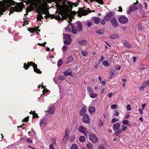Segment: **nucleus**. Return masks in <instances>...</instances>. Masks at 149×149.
<instances>
[{"instance_id":"nucleus-47","label":"nucleus","mask_w":149,"mask_h":149,"mask_svg":"<svg viewBox=\"0 0 149 149\" xmlns=\"http://www.w3.org/2000/svg\"><path fill=\"white\" fill-rule=\"evenodd\" d=\"M111 109H114L116 108L117 107V106L116 104H112L111 105Z\"/></svg>"},{"instance_id":"nucleus-25","label":"nucleus","mask_w":149,"mask_h":149,"mask_svg":"<svg viewBox=\"0 0 149 149\" xmlns=\"http://www.w3.org/2000/svg\"><path fill=\"white\" fill-rule=\"evenodd\" d=\"M123 44L125 45L126 47L127 48H130L131 45L129 43L126 41H124Z\"/></svg>"},{"instance_id":"nucleus-62","label":"nucleus","mask_w":149,"mask_h":149,"mask_svg":"<svg viewBox=\"0 0 149 149\" xmlns=\"http://www.w3.org/2000/svg\"><path fill=\"white\" fill-rule=\"evenodd\" d=\"M46 42H45L44 43H42V44L38 43V45H39L40 46H45V44H46Z\"/></svg>"},{"instance_id":"nucleus-48","label":"nucleus","mask_w":149,"mask_h":149,"mask_svg":"<svg viewBox=\"0 0 149 149\" xmlns=\"http://www.w3.org/2000/svg\"><path fill=\"white\" fill-rule=\"evenodd\" d=\"M98 149H105L104 146L102 145H100L98 148Z\"/></svg>"},{"instance_id":"nucleus-26","label":"nucleus","mask_w":149,"mask_h":149,"mask_svg":"<svg viewBox=\"0 0 149 149\" xmlns=\"http://www.w3.org/2000/svg\"><path fill=\"white\" fill-rule=\"evenodd\" d=\"M73 60V58L72 56H69L68 57L66 63H69L72 61Z\"/></svg>"},{"instance_id":"nucleus-21","label":"nucleus","mask_w":149,"mask_h":149,"mask_svg":"<svg viewBox=\"0 0 149 149\" xmlns=\"http://www.w3.org/2000/svg\"><path fill=\"white\" fill-rule=\"evenodd\" d=\"M71 26L72 30V33L74 34H76L77 33V31L75 26L72 23H71Z\"/></svg>"},{"instance_id":"nucleus-42","label":"nucleus","mask_w":149,"mask_h":149,"mask_svg":"<svg viewBox=\"0 0 149 149\" xmlns=\"http://www.w3.org/2000/svg\"><path fill=\"white\" fill-rule=\"evenodd\" d=\"M70 26H71V23L69 24L68 25V26L65 28V29L67 31H70V28L69 27Z\"/></svg>"},{"instance_id":"nucleus-41","label":"nucleus","mask_w":149,"mask_h":149,"mask_svg":"<svg viewBox=\"0 0 149 149\" xmlns=\"http://www.w3.org/2000/svg\"><path fill=\"white\" fill-rule=\"evenodd\" d=\"M75 138V135H73L71 136L70 138V141H72L74 140Z\"/></svg>"},{"instance_id":"nucleus-33","label":"nucleus","mask_w":149,"mask_h":149,"mask_svg":"<svg viewBox=\"0 0 149 149\" xmlns=\"http://www.w3.org/2000/svg\"><path fill=\"white\" fill-rule=\"evenodd\" d=\"M52 141V144L54 145H55L56 144V139L55 138H53L51 139Z\"/></svg>"},{"instance_id":"nucleus-1","label":"nucleus","mask_w":149,"mask_h":149,"mask_svg":"<svg viewBox=\"0 0 149 149\" xmlns=\"http://www.w3.org/2000/svg\"><path fill=\"white\" fill-rule=\"evenodd\" d=\"M63 0H27L24 1L26 5L29 4V6L26 10L27 15L29 11L30 12L35 8L38 13L37 16V20H41L44 18H47L48 17V12L47 8V2L51 3L52 1H54L56 2V6L61 13L63 12L67 13L68 11L71 10L72 7H76L78 4L77 3H72L70 1L67 2L66 4V1H64L63 5L58 3Z\"/></svg>"},{"instance_id":"nucleus-52","label":"nucleus","mask_w":149,"mask_h":149,"mask_svg":"<svg viewBox=\"0 0 149 149\" xmlns=\"http://www.w3.org/2000/svg\"><path fill=\"white\" fill-rule=\"evenodd\" d=\"M121 66L120 65H117L116 66L115 69L117 70H119L120 69Z\"/></svg>"},{"instance_id":"nucleus-54","label":"nucleus","mask_w":149,"mask_h":149,"mask_svg":"<svg viewBox=\"0 0 149 149\" xmlns=\"http://www.w3.org/2000/svg\"><path fill=\"white\" fill-rule=\"evenodd\" d=\"M33 118H36V117H38L39 116H38V115L37 113H35V112H34L33 113Z\"/></svg>"},{"instance_id":"nucleus-51","label":"nucleus","mask_w":149,"mask_h":149,"mask_svg":"<svg viewBox=\"0 0 149 149\" xmlns=\"http://www.w3.org/2000/svg\"><path fill=\"white\" fill-rule=\"evenodd\" d=\"M92 23L90 22H87V25L88 26H90L92 24Z\"/></svg>"},{"instance_id":"nucleus-4","label":"nucleus","mask_w":149,"mask_h":149,"mask_svg":"<svg viewBox=\"0 0 149 149\" xmlns=\"http://www.w3.org/2000/svg\"><path fill=\"white\" fill-rule=\"evenodd\" d=\"M118 21L120 23L122 24H124L128 22V19L125 16L122 15L119 17Z\"/></svg>"},{"instance_id":"nucleus-58","label":"nucleus","mask_w":149,"mask_h":149,"mask_svg":"<svg viewBox=\"0 0 149 149\" xmlns=\"http://www.w3.org/2000/svg\"><path fill=\"white\" fill-rule=\"evenodd\" d=\"M26 141L29 143H32L33 142V141L30 139H27L26 140Z\"/></svg>"},{"instance_id":"nucleus-27","label":"nucleus","mask_w":149,"mask_h":149,"mask_svg":"<svg viewBox=\"0 0 149 149\" xmlns=\"http://www.w3.org/2000/svg\"><path fill=\"white\" fill-rule=\"evenodd\" d=\"M71 149H79V147L75 144H73L72 145Z\"/></svg>"},{"instance_id":"nucleus-50","label":"nucleus","mask_w":149,"mask_h":149,"mask_svg":"<svg viewBox=\"0 0 149 149\" xmlns=\"http://www.w3.org/2000/svg\"><path fill=\"white\" fill-rule=\"evenodd\" d=\"M138 26L139 27V29H142L143 27L142 25V24H139L138 25Z\"/></svg>"},{"instance_id":"nucleus-37","label":"nucleus","mask_w":149,"mask_h":149,"mask_svg":"<svg viewBox=\"0 0 149 149\" xmlns=\"http://www.w3.org/2000/svg\"><path fill=\"white\" fill-rule=\"evenodd\" d=\"M86 147L89 149H91L93 148L92 145L90 143H88L86 145Z\"/></svg>"},{"instance_id":"nucleus-40","label":"nucleus","mask_w":149,"mask_h":149,"mask_svg":"<svg viewBox=\"0 0 149 149\" xmlns=\"http://www.w3.org/2000/svg\"><path fill=\"white\" fill-rule=\"evenodd\" d=\"M102 63L103 65L106 67L108 66L109 65L108 62L107 61H104Z\"/></svg>"},{"instance_id":"nucleus-46","label":"nucleus","mask_w":149,"mask_h":149,"mask_svg":"<svg viewBox=\"0 0 149 149\" xmlns=\"http://www.w3.org/2000/svg\"><path fill=\"white\" fill-rule=\"evenodd\" d=\"M129 123V121L127 120H124L122 122L125 125H127Z\"/></svg>"},{"instance_id":"nucleus-60","label":"nucleus","mask_w":149,"mask_h":149,"mask_svg":"<svg viewBox=\"0 0 149 149\" xmlns=\"http://www.w3.org/2000/svg\"><path fill=\"white\" fill-rule=\"evenodd\" d=\"M132 9H130H130L128 10L127 11V13L128 14H130L131 12H133Z\"/></svg>"},{"instance_id":"nucleus-10","label":"nucleus","mask_w":149,"mask_h":149,"mask_svg":"<svg viewBox=\"0 0 149 149\" xmlns=\"http://www.w3.org/2000/svg\"><path fill=\"white\" fill-rule=\"evenodd\" d=\"M110 22L112 25L114 27H116L118 25V23L115 17L112 18L110 20Z\"/></svg>"},{"instance_id":"nucleus-28","label":"nucleus","mask_w":149,"mask_h":149,"mask_svg":"<svg viewBox=\"0 0 149 149\" xmlns=\"http://www.w3.org/2000/svg\"><path fill=\"white\" fill-rule=\"evenodd\" d=\"M79 141L81 142H84L85 140V138L83 136H80L79 139Z\"/></svg>"},{"instance_id":"nucleus-5","label":"nucleus","mask_w":149,"mask_h":149,"mask_svg":"<svg viewBox=\"0 0 149 149\" xmlns=\"http://www.w3.org/2000/svg\"><path fill=\"white\" fill-rule=\"evenodd\" d=\"M55 109L54 106L53 104H52L49 106L47 112L49 114H52L54 113Z\"/></svg>"},{"instance_id":"nucleus-38","label":"nucleus","mask_w":149,"mask_h":149,"mask_svg":"<svg viewBox=\"0 0 149 149\" xmlns=\"http://www.w3.org/2000/svg\"><path fill=\"white\" fill-rule=\"evenodd\" d=\"M146 86V85H145V83L143 82L141 86L140 87V89L142 91Z\"/></svg>"},{"instance_id":"nucleus-31","label":"nucleus","mask_w":149,"mask_h":149,"mask_svg":"<svg viewBox=\"0 0 149 149\" xmlns=\"http://www.w3.org/2000/svg\"><path fill=\"white\" fill-rule=\"evenodd\" d=\"M119 36L116 34H113L112 36H110V37L111 39H115L118 38Z\"/></svg>"},{"instance_id":"nucleus-16","label":"nucleus","mask_w":149,"mask_h":149,"mask_svg":"<svg viewBox=\"0 0 149 149\" xmlns=\"http://www.w3.org/2000/svg\"><path fill=\"white\" fill-rule=\"evenodd\" d=\"M138 1H136V3H134L132 5H131L130 7V9H132V11H133L135 10H136L138 8L136 5V4L138 3Z\"/></svg>"},{"instance_id":"nucleus-22","label":"nucleus","mask_w":149,"mask_h":149,"mask_svg":"<svg viewBox=\"0 0 149 149\" xmlns=\"http://www.w3.org/2000/svg\"><path fill=\"white\" fill-rule=\"evenodd\" d=\"M86 111V108L84 107H83L80 111V115L81 116H83L85 113Z\"/></svg>"},{"instance_id":"nucleus-15","label":"nucleus","mask_w":149,"mask_h":149,"mask_svg":"<svg viewBox=\"0 0 149 149\" xmlns=\"http://www.w3.org/2000/svg\"><path fill=\"white\" fill-rule=\"evenodd\" d=\"M87 90L89 95L92 98H93V91L91 88L88 86L87 87Z\"/></svg>"},{"instance_id":"nucleus-11","label":"nucleus","mask_w":149,"mask_h":149,"mask_svg":"<svg viewBox=\"0 0 149 149\" xmlns=\"http://www.w3.org/2000/svg\"><path fill=\"white\" fill-rule=\"evenodd\" d=\"M120 127V125L119 123H117L114 124L112 127V128L113 131L115 132V134L119 130V129Z\"/></svg>"},{"instance_id":"nucleus-18","label":"nucleus","mask_w":149,"mask_h":149,"mask_svg":"<svg viewBox=\"0 0 149 149\" xmlns=\"http://www.w3.org/2000/svg\"><path fill=\"white\" fill-rule=\"evenodd\" d=\"M87 42L86 40H79V44L83 46L86 45Z\"/></svg>"},{"instance_id":"nucleus-61","label":"nucleus","mask_w":149,"mask_h":149,"mask_svg":"<svg viewBox=\"0 0 149 149\" xmlns=\"http://www.w3.org/2000/svg\"><path fill=\"white\" fill-rule=\"evenodd\" d=\"M29 31H30L31 33L33 32H34L35 31H36V30H34V29H28Z\"/></svg>"},{"instance_id":"nucleus-20","label":"nucleus","mask_w":149,"mask_h":149,"mask_svg":"<svg viewBox=\"0 0 149 149\" xmlns=\"http://www.w3.org/2000/svg\"><path fill=\"white\" fill-rule=\"evenodd\" d=\"M72 71L70 70H66L63 72L65 76L69 75L70 76H72V74H71Z\"/></svg>"},{"instance_id":"nucleus-14","label":"nucleus","mask_w":149,"mask_h":149,"mask_svg":"<svg viewBox=\"0 0 149 149\" xmlns=\"http://www.w3.org/2000/svg\"><path fill=\"white\" fill-rule=\"evenodd\" d=\"M77 13H78V15L79 17H81L82 16L88 14L86 10H84L79 11Z\"/></svg>"},{"instance_id":"nucleus-9","label":"nucleus","mask_w":149,"mask_h":149,"mask_svg":"<svg viewBox=\"0 0 149 149\" xmlns=\"http://www.w3.org/2000/svg\"><path fill=\"white\" fill-rule=\"evenodd\" d=\"M127 128V126L123 125L121 126V129L117 131L115 133V135L116 136H119L120 134L121 133L122 131L125 132L126 129Z\"/></svg>"},{"instance_id":"nucleus-19","label":"nucleus","mask_w":149,"mask_h":149,"mask_svg":"<svg viewBox=\"0 0 149 149\" xmlns=\"http://www.w3.org/2000/svg\"><path fill=\"white\" fill-rule=\"evenodd\" d=\"M89 111L91 114H93V104H91L88 107Z\"/></svg>"},{"instance_id":"nucleus-13","label":"nucleus","mask_w":149,"mask_h":149,"mask_svg":"<svg viewBox=\"0 0 149 149\" xmlns=\"http://www.w3.org/2000/svg\"><path fill=\"white\" fill-rule=\"evenodd\" d=\"M47 123L46 119L45 118H42L41 119L40 121V126L41 127H42L45 126L47 125Z\"/></svg>"},{"instance_id":"nucleus-12","label":"nucleus","mask_w":149,"mask_h":149,"mask_svg":"<svg viewBox=\"0 0 149 149\" xmlns=\"http://www.w3.org/2000/svg\"><path fill=\"white\" fill-rule=\"evenodd\" d=\"M82 121L84 123L88 124L90 123V119L88 115L86 114L82 118Z\"/></svg>"},{"instance_id":"nucleus-63","label":"nucleus","mask_w":149,"mask_h":149,"mask_svg":"<svg viewBox=\"0 0 149 149\" xmlns=\"http://www.w3.org/2000/svg\"><path fill=\"white\" fill-rule=\"evenodd\" d=\"M114 75H115V73H114V72H111V74H110V77L111 78L113 76H114Z\"/></svg>"},{"instance_id":"nucleus-34","label":"nucleus","mask_w":149,"mask_h":149,"mask_svg":"<svg viewBox=\"0 0 149 149\" xmlns=\"http://www.w3.org/2000/svg\"><path fill=\"white\" fill-rule=\"evenodd\" d=\"M89 138L91 141L92 142L93 141V134H89Z\"/></svg>"},{"instance_id":"nucleus-35","label":"nucleus","mask_w":149,"mask_h":149,"mask_svg":"<svg viewBox=\"0 0 149 149\" xmlns=\"http://www.w3.org/2000/svg\"><path fill=\"white\" fill-rule=\"evenodd\" d=\"M68 49V47L65 45H64L62 48V49L63 52H64L66 51L67 49Z\"/></svg>"},{"instance_id":"nucleus-36","label":"nucleus","mask_w":149,"mask_h":149,"mask_svg":"<svg viewBox=\"0 0 149 149\" xmlns=\"http://www.w3.org/2000/svg\"><path fill=\"white\" fill-rule=\"evenodd\" d=\"M65 76L63 75H60L58 77V79L60 80H62L65 79Z\"/></svg>"},{"instance_id":"nucleus-7","label":"nucleus","mask_w":149,"mask_h":149,"mask_svg":"<svg viewBox=\"0 0 149 149\" xmlns=\"http://www.w3.org/2000/svg\"><path fill=\"white\" fill-rule=\"evenodd\" d=\"M79 131L84 134L86 136H87V132L88 131L86 130V129L84 127L82 126H79L78 128Z\"/></svg>"},{"instance_id":"nucleus-8","label":"nucleus","mask_w":149,"mask_h":149,"mask_svg":"<svg viewBox=\"0 0 149 149\" xmlns=\"http://www.w3.org/2000/svg\"><path fill=\"white\" fill-rule=\"evenodd\" d=\"M115 15V13L114 12H109L104 17L106 20L108 22L111 17L114 16Z\"/></svg>"},{"instance_id":"nucleus-45","label":"nucleus","mask_w":149,"mask_h":149,"mask_svg":"<svg viewBox=\"0 0 149 149\" xmlns=\"http://www.w3.org/2000/svg\"><path fill=\"white\" fill-rule=\"evenodd\" d=\"M126 108L128 111H130L131 110V108L130 104L127 105L126 107Z\"/></svg>"},{"instance_id":"nucleus-30","label":"nucleus","mask_w":149,"mask_h":149,"mask_svg":"<svg viewBox=\"0 0 149 149\" xmlns=\"http://www.w3.org/2000/svg\"><path fill=\"white\" fill-rule=\"evenodd\" d=\"M104 31L103 30H99L96 31V32L100 35H103L104 33Z\"/></svg>"},{"instance_id":"nucleus-29","label":"nucleus","mask_w":149,"mask_h":149,"mask_svg":"<svg viewBox=\"0 0 149 149\" xmlns=\"http://www.w3.org/2000/svg\"><path fill=\"white\" fill-rule=\"evenodd\" d=\"M63 63V61L61 59H60L59 60L57 63V66L58 67H60L61 65H62Z\"/></svg>"},{"instance_id":"nucleus-2","label":"nucleus","mask_w":149,"mask_h":149,"mask_svg":"<svg viewBox=\"0 0 149 149\" xmlns=\"http://www.w3.org/2000/svg\"><path fill=\"white\" fill-rule=\"evenodd\" d=\"M30 65H31L33 67L35 72L39 74L42 73V72L40 71V70L37 68V65L33 62H28V63L27 64H26V63H24V67L26 70L28 69V67H29Z\"/></svg>"},{"instance_id":"nucleus-39","label":"nucleus","mask_w":149,"mask_h":149,"mask_svg":"<svg viewBox=\"0 0 149 149\" xmlns=\"http://www.w3.org/2000/svg\"><path fill=\"white\" fill-rule=\"evenodd\" d=\"M95 1L100 4H103V2L102 0H94V2Z\"/></svg>"},{"instance_id":"nucleus-55","label":"nucleus","mask_w":149,"mask_h":149,"mask_svg":"<svg viewBox=\"0 0 149 149\" xmlns=\"http://www.w3.org/2000/svg\"><path fill=\"white\" fill-rule=\"evenodd\" d=\"M144 83H145V85H146V86H149V81H145L143 82Z\"/></svg>"},{"instance_id":"nucleus-49","label":"nucleus","mask_w":149,"mask_h":149,"mask_svg":"<svg viewBox=\"0 0 149 149\" xmlns=\"http://www.w3.org/2000/svg\"><path fill=\"white\" fill-rule=\"evenodd\" d=\"M29 120V117H26L25 118H24L23 120V122H24L26 123Z\"/></svg>"},{"instance_id":"nucleus-6","label":"nucleus","mask_w":149,"mask_h":149,"mask_svg":"<svg viewBox=\"0 0 149 149\" xmlns=\"http://www.w3.org/2000/svg\"><path fill=\"white\" fill-rule=\"evenodd\" d=\"M70 134V131L68 129H66L65 131V134L63 136V142L65 143L68 139Z\"/></svg>"},{"instance_id":"nucleus-57","label":"nucleus","mask_w":149,"mask_h":149,"mask_svg":"<svg viewBox=\"0 0 149 149\" xmlns=\"http://www.w3.org/2000/svg\"><path fill=\"white\" fill-rule=\"evenodd\" d=\"M113 95V93L112 92H110L108 94V96L109 98H111Z\"/></svg>"},{"instance_id":"nucleus-3","label":"nucleus","mask_w":149,"mask_h":149,"mask_svg":"<svg viewBox=\"0 0 149 149\" xmlns=\"http://www.w3.org/2000/svg\"><path fill=\"white\" fill-rule=\"evenodd\" d=\"M64 43L66 45H69L71 42V36L69 34H63Z\"/></svg>"},{"instance_id":"nucleus-56","label":"nucleus","mask_w":149,"mask_h":149,"mask_svg":"<svg viewBox=\"0 0 149 149\" xmlns=\"http://www.w3.org/2000/svg\"><path fill=\"white\" fill-rule=\"evenodd\" d=\"M115 113L114 114V115L115 116H118L119 115V113L116 111H115Z\"/></svg>"},{"instance_id":"nucleus-32","label":"nucleus","mask_w":149,"mask_h":149,"mask_svg":"<svg viewBox=\"0 0 149 149\" xmlns=\"http://www.w3.org/2000/svg\"><path fill=\"white\" fill-rule=\"evenodd\" d=\"M98 138L95 135H94V143H97L98 141Z\"/></svg>"},{"instance_id":"nucleus-24","label":"nucleus","mask_w":149,"mask_h":149,"mask_svg":"<svg viewBox=\"0 0 149 149\" xmlns=\"http://www.w3.org/2000/svg\"><path fill=\"white\" fill-rule=\"evenodd\" d=\"M94 21L96 24H98L100 22V18L97 17H94Z\"/></svg>"},{"instance_id":"nucleus-64","label":"nucleus","mask_w":149,"mask_h":149,"mask_svg":"<svg viewBox=\"0 0 149 149\" xmlns=\"http://www.w3.org/2000/svg\"><path fill=\"white\" fill-rule=\"evenodd\" d=\"M143 109H141L140 108H139V111L140 112L141 114H143Z\"/></svg>"},{"instance_id":"nucleus-17","label":"nucleus","mask_w":149,"mask_h":149,"mask_svg":"<svg viewBox=\"0 0 149 149\" xmlns=\"http://www.w3.org/2000/svg\"><path fill=\"white\" fill-rule=\"evenodd\" d=\"M77 29L79 31H80L82 30V25L81 23L79 22H77Z\"/></svg>"},{"instance_id":"nucleus-59","label":"nucleus","mask_w":149,"mask_h":149,"mask_svg":"<svg viewBox=\"0 0 149 149\" xmlns=\"http://www.w3.org/2000/svg\"><path fill=\"white\" fill-rule=\"evenodd\" d=\"M49 148L50 149H55L53 144H51L49 146Z\"/></svg>"},{"instance_id":"nucleus-44","label":"nucleus","mask_w":149,"mask_h":149,"mask_svg":"<svg viewBox=\"0 0 149 149\" xmlns=\"http://www.w3.org/2000/svg\"><path fill=\"white\" fill-rule=\"evenodd\" d=\"M119 121L118 119H116L115 118H113L111 120V123H114L116 122L117 121Z\"/></svg>"},{"instance_id":"nucleus-53","label":"nucleus","mask_w":149,"mask_h":149,"mask_svg":"<svg viewBox=\"0 0 149 149\" xmlns=\"http://www.w3.org/2000/svg\"><path fill=\"white\" fill-rule=\"evenodd\" d=\"M81 53L84 56H86L87 54V52H84V51H81Z\"/></svg>"},{"instance_id":"nucleus-43","label":"nucleus","mask_w":149,"mask_h":149,"mask_svg":"<svg viewBox=\"0 0 149 149\" xmlns=\"http://www.w3.org/2000/svg\"><path fill=\"white\" fill-rule=\"evenodd\" d=\"M105 20H106L105 19L104 17L103 19H102L101 21V24L102 25H104L106 23Z\"/></svg>"},{"instance_id":"nucleus-23","label":"nucleus","mask_w":149,"mask_h":149,"mask_svg":"<svg viewBox=\"0 0 149 149\" xmlns=\"http://www.w3.org/2000/svg\"><path fill=\"white\" fill-rule=\"evenodd\" d=\"M63 15L62 14H60V15L54 16V17L56 19L59 20L61 19L62 17H63Z\"/></svg>"}]
</instances>
